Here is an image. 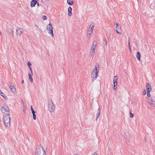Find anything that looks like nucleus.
Returning <instances> with one entry per match:
<instances>
[{
	"mask_svg": "<svg viewBox=\"0 0 155 155\" xmlns=\"http://www.w3.org/2000/svg\"><path fill=\"white\" fill-rule=\"evenodd\" d=\"M7 115L4 116L3 121L6 127H9L10 126V118L8 113L6 114Z\"/></svg>",
	"mask_w": 155,
	"mask_h": 155,
	"instance_id": "obj_1",
	"label": "nucleus"
},
{
	"mask_svg": "<svg viewBox=\"0 0 155 155\" xmlns=\"http://www.w3.org/2000/svg\"><path fill=\"white\" fill-rule=\"evenodd\" d=\"M98 68V66L96 65L95 68L93 70L91 74V80L92 81H94L97 78L99 70H97V68Z\"/></svg>",
	"mask_w": 155,
	"mask_h": 155,
	"instance_id": "obj_2",
	"label": "nucleus"
},
{
	"mask_svg": "<svg viewBox=\"0 0 155 155\" xmlns=\"http://www.w3.org/2000/svg\"><path fill=\"white\" fill-rule=\"evenodd\" d=\"M44 153L46 154L45 150L42 146H40L36 148L35 151V155H42Z\"/></svg>",
	"mask_w": 155,
	"mask_h": 155,
	"instance_id": "obj_3",
	"label": "nucleus"
},
{
	"mask_svg": "<svg viewBox=\"0 0 155 155\" xmlns=\"http://www.w3.org/2000/svg\"><path fill=\"white\" fill-rule=\"evenodd\" d=\"M48 108L50 112L51 113L53 112L55 110V107L52 100L51 101L49 102Z\"/></svg>",
	"mask_w": 155,
	"mask_h": 155,
	"instance_id": "obj_4",
	"label": "nucleus"
},
{
	"mask_svg": "<svg viewBox=\"0 0 155 155\" xmlns=\"http://www.w3.org/2000/svg\"><path fill=\"white\" fill-rule=\"evenodd\" d=\"M47 29L48 33H49L52 37H53L54 34L53 31V28L52 25L51 23H49L47 25Z\"/></svg>",
	"mask_w": 155,
	"mask_h": 155,
	"instance_id": "obj_5",
	"label": "nucleus"
},
{
	"mask_svg": "<svg viewBox=\"0 0 155 155\" xmlns=\"http://www.w3.org/2000/svg\"><path fill=\"white\" fill-rule=\"evenodd\" d=\"M118 79V77L116 76L114 77L113 83H114V87L113 89L114 90H116L117 87V80Z\"/></svg>",
	"mask_w": 155,
	"mask_h": 155,
	"instance_id": "obj_6",
	"label": "nucleus"
},
{
	"mask_svg": "<svg viewBox=\"0 0 155 155\" xmlns=\"http://www.w3.org/2000/svg\"><path fill=\"white\" fill-rule=\"evenodd\" d=\"M1 110L3 113H5L6 114L8 113L9 114V113L8 112L9 109L8 108L7 106H5V107H2Z\"/></svg>",
	"mask_w": 155,
	"mask_h": 155,
	"instance_id": "obj_7",
	"label": "nucleus"
},
{
	"mask_svg": "<svg viewBox=\"0 0 155 155\" xmlns=\"http://www.w3.org/2000/svg\"><path fill=\"white\" fill-rule=\"evenodd\" d=\"M114 24H115L116 26V32L118 34H121V29L120 27H119L118 26V23L117 22H114Z\"/></svg>",
	"mask_w": 155,
	"mask_h": 155,
	"instance_id": "obj_8",
	"label": "nucleus"
},
{
	"mask_svg": "<svg viewBox=\"0 0 155 155\" xmlns=\"http://www.w3.org/2000/svg\"><path fill=\"white\" fill-rule=\"evenodd\" d=\"M23 31V30L21 28H18L16 29V33L18 35H20Z\"/></svg>",
	"mask_w": 155,
	"mask_h": 155,
	"instance_id": "obj_9",
	"label": "nucleus"
},
{
	"mask_svg": "<svg viewBox=\"0 0 155 155\" xmlns=\"http://www.w3.org/2000/svg\"><path fill=\"white\" fill-rule=\"evenodd\" d=\"M149 103L153 107H155V101H153L152 98H150L149 99Z\"/></svg>",
	"mask_w": 155,
	"mask_h": 155,
	"instance_id": "obj_10",
	"label": "nucleus"
},
{
	"mask_svg": "<svg viewBox=\"0 0 155 155\" xmlns=\"http://www.w3.org/2000/svg\"><path fill=\"white\" fill-rule=\"evenodd\" d=\"M7 31L10 36H12L13 34V31H12L10 27L7 28Z\"/></svg>",
	"mask_w": 155,
	"mask_h": 155,
	"instance_id": "obj_11",
	"label": "nucleus"
},
{
	"mask_svg": "<svg viewBox=\"0 0 155 155\" xmlns=\"http://www.w3.org/2000/svg\"><path fill=\"white\" fill-rule=\"evenodd\" d=\"M146 89L147 90V91H151L152 89V88L151 87V86L150 84L148 83L147 84V85L146 86Z\"/></svg>",
	"mask_w": 155,
	"mask_h": 155,
	"instance_id": "obj_12",
	"label": "nucleus"
},
{
	"mask_svg": "<svg viewBox=\"0 0 155 155\" xmlns=\"http://www.w3.org/2000/svg\"><path fill=\"white\" fill-rule=\"evenodd\" d=\"M98 113L96 114V120L97 121V118L99 117V116L100 114H101V110L100 107L98 108L97 110Z\"/></svg>",
	"mask_w": 155,
	"mask_h": 155,
	"instance_id": "obj_13",
	"label": "nucleus"
},
{
	"mask_svg": "<svg viewBox=\"0 0 155 155\" xmlns=\"http://www.w3.org/2000/svg\"><path fill=\"white\" fill-rule=\"evenodd\" d=\"M37 1L36 0H32L31 2V7H33L37 4Z\"/></svg>",
	"mask_w": 155,
	"mask_h": 155,
	"instance_id": "obj_14",
	"label": "nucleus"
},
{
	"mask_svg": "<svg viewBox=\"0 0 155 155\" xmlns=\"http://www.w3.org/2000/svg\"><path fill=\"white\" fill-rule=\"evenodd\" d=\"M136 57L138 60L140 61L141 57V55L140 53L139 52H137Z\"/></svg>",
	"mask_w": 155,
	"mask_h": 155,
	"instance_id": "obj_15",
	"label": "nucleus"
},
{
	"mask_svg": "<svg viewBox=\"0 0 155 155\" xmlns=\"http://www.w3.org/2000/svg\"><path fill=\"white\" fill-rule=\"evenodd\" d=\"M67 3L69 5H72L74 4V2L73 0H67Z\"/></svg>",
	"mask_w": 155,
	"mask_h": 155,
	"instance_id": "obj_16",
	"label": "nucleus"
},
{
	"mask_svg": "<svg viewBox=\"0 0 155 155\" xmlns=\"http://www.w3.org/2000/svg\"><path fill=\"white\" fill-rule=\"evenodd\" d=\"M28 75L29 76V79L30 82L31 83H32L33 81V78H32V74H31L30 73H29L28 74Z\"/></svg>",
	"mask_w": 155,
	"mask_h": 155,
	"instance_id": "obj_17",
	"label": "nucleus"
},
{
	"mask_svg": "<svg viewBox=\"0 0 155 155\" xmlns=\"http://www.w3.org/2000/svg\"><path fill=\"white\" fill-rule=\"evenodd\" d=\"M94 25H92V23L91 24V25H90L89 28L88 30V31H92L93 30V28H94Z\"/></svg>",
	"mask_w": 155,
	"mask_h": 155,
	"instance_id": "obj_18",
	"label": "nucleus"
},
{
	"mask_svg": "<svg viewBox=\"0 0 155 155\" xmlns=\"http://www.w3.org/2000/svg\"><path fill=\"white\" fill-rule=\"evenodd\" d=\"M11 89V91L14 94L16 93V90L15 88L14 87L10 88Z\"/></svg>",
	"mask_w": 155,
	"mask_h": 155,
	"instance_id": "obj_19",
	"label": "nucleus"
},
{
	"mask_svg": "<svg viewBox=\"0 0 155 155\" xmlns=\"http://www.w3.org/2000/svg\"><path fill=\"white\" fill-rule=\"evenodd\" d=\"M0 93L1 94V96L5 99V100H7L8 99V98L6 96H5L4 94L2 93V92H1Z\"/></svg>",
	"mask_w": 155,
	"mask_h": 155,
	"instance_id": "obj_20",
	"label": "nucleus"
},
{
	"mask_svg": "<svg viewBox=\"0 0 155 155\" xmlns=\"http://www.w3.org/2000/svg\"><path fill=\"white\" fill-rule=\"evenodd\" d=\"M9 87L10 88H11L14 87V84L12 82H10L9 85Z\"/></svg>",
	"mask_w": 155,
	"mask_h": 155,
	"instance_id": "obj_21",
	"label": "nucleus"
},
{
	"mask_svg": "<svg viewBox=\"0 0 155 155\" xmlns=\"http://www.w3.org/2000/svg\"><path fill=\"white\" fill-rule=\"evenodd\" d=\"M95 52V50H93V49H91V51H90V54H91V55H93Z\"/></svg>",
	"mask_w": 155,
	"mask_h": 155,
	"instance_id": "obj_22",
	"label": "nucleus"
},
{
	"mask_svg": "<svg viewBox=\"0 0 155 155\" xmlns=\"http://www.w3.org/2000/svg\"><path fill=\"white\" fill-rule=\"evenodd\" d=\"M92 31H88V33H87V37H88L89 38H90V36H89V35H90L91 33H92Z\"/></svg>",
	"mask_w": 155,
	"mask_h": 155,
	"instance_id": "obj_23",
	"label": "nucleus"
},
{
	"mask_svg": "<svg viewBox=\"0 0 155 155\" xmlns=\"http://www.w3.org/2000/svg\"><path fill=\"white\" fill-rule=\"evenodd\" d=\"M103 43L104 45H106L107 44V42L106 40L105 39L103 40Z\"/></svg>",
	"mask_w": 155,
	"mask_h": 155,
	"instance_id": "obj_24",
	"label": "nucleus"
},
{
	"mask_svg": "<svg viewBox=\"0 0 155 155\" xmlns=\"http://www.w3.org/2000/svg\"><path fill=\"white\" fill-rule=\"evenodd\" d=\"M96 47V46L95 45H93L92 46L91 49H93V50H95V48Z\"/></svg>",
	"mask_w": 155,
	"mask_h": 155,
	"instance_id": "obj_25",
	"label": "nucleus"
},
{
	"mask_svg": "<svg viewBox=\"0 0 155 155\" xmlns=\"http://www.w3.org/2000/svg\"><path fill=\"white\" fill-rule=\"evenodd\" d=\"M47 17L46 16L43 15L42 17V19L44 20H46L47 19Z\"/></svg>",
	"mask_w": 155,
	"mask_h": 155,
	"instance_id": "obj_26",
	"label": "nucleus"
},
{
	"mask_svg": "<svg viewBox=\"0 0 155 155\" xmlns=\"http://www.w3.org/2000/svg\"><path fill=\"white\" fill-rule=\"evenodd\" d=\"M72 8L70 7H69L68 9V12H72Z\"/></svg>",
	"mask_w": 155,
	"mask_h": 155,
	"instance_id": "obj_27",
	"label": "nucleus"
},
{
	"mask_svg": "<svg viewBox=\"0 0 155 155\" xmlns=\"http://www.w3.org/2000/svg\"><path fill=\"white\" fill-rule=\"evenodd\" d=\"M150 92V91H147V95L149 97H150L151 96Z\"/></svg>",
	"mask_w": 155,
	"mask_h": 155,
	"instance_id": "obj_28",
	"label": "nucleus"
},
{
	"mask_svg": "<svg viewBox=\"0 0 155 155\" xmlns=\"http://www.w3.org/2000/svg\"><path fill=\"white\" fill-rule=\"evenodd\" d=\"M27 64L28 67H30L31 65V63L29 61L27 62Z\"/></svg>",
	"mask_w": 155,
	"mask_h": 155,
	"instance_id": "obj_29",
	"label": "nucleus"
},
{
	"mask_svg": "<svg viewBox=\"0 0 155 155\" xmlns=\"http://www.w3.org/2000/svg\"><path fill=\"white\" fill-rule=\"evenodd\" d=\"M33 118L34 120H35L36 119V116L35 114H33Z\"/></svg>",
	"mask_w": 155,
	"mask_h": 155,
	"instance_id": "obj_30",
	"label": "nucleus"
},
{
	"mask_svg": "<svg viewBox=\"0 0 155 155\" xmlns=\"http://www.w3.org/2000/svg\"><path fill=\"white\" fill-rule=\"evenodd\" d=\"M130 117L131 118H132L134 117L133 114H132L130 112Z\"/></svg>",
	"mask_w": 155,
	"mask_h": 155,
	"instance_id": "obj_31",
	"label": "nucleus"
},
{
	"mask_svg": "<svg viewBox=\"0 0 155 155\" xmlns=\"http://www.w3.org/2000/svg\"><path fill=\"white\" fill-rule=\"evenodd\" d=\"M146 94V91L145 90H144L143 92V95H145Z\"/></svg>",
	"mask_w": 155,
	"mask_h": 155,
	"instance_id": "obj_32",
	"label": "nucleus"
},
{
	"mask_svg": "<svg viewBox=\"0 0 155 155\" xmlns=\"http://www.w3.org/2000/svg\"><path fill=\"white\" fill-rule=\"evenodd\" d=\"M68 14L70 16H71L72 15L71 12H68Z\"/></svg>",
	"mask_w": 155,
	"mask_h": 155,
	"instance_id": "obj_33",
	"label": "nucleus"
},
{
	"mask_svg": "<svg viewBox=\"0 0 155 155\" xmlns=\"http://www.w3.org/2000/svg\"><path fill=\"white\" fill-rule=\"evenodd\" d=\"M97 44V43L96 41H94L93 45H95L96 46Z\"/></svg>",
	"mask_w": 155,
	"mask_h": 155,
	"instance_id": "obj_34",
	"label": "nucleus"
},
{
	"mask_svg": "<svg viewBox=\"0 0 155 155\" xmlns=\"http://www.w3.org/2000/svg\"><path fill=\"white\" fill-rule=\"evenodd\" d=\"M128 47H129V46H130V38H128Z\"/></svg>",
	"mask_w": 155,
	"mask_h": 155,
	"instance_id": "obj_35",
	"label": "nucleus"
},
{
	"mask_svg": "<svg viewBox=\"0 0 155 155\" xmlns=\"http://www.w3.org/2000/svg\"><path fill=\"white\" fill-rule=\"evenodd\" d=\"M29 69L30 70V71H31V73L32 74V69L31 67H29Z\"/></svg>",
	"mask_w": 155,
	"mask_h": 155,
	"instance_id": "obj_36",
	"label": "nucleus"
},
{
	"mask_svg": "<svg viewBox=\"0 0 155 155\" xmlns=\"http://www.w3.org/2000/svg\"><path fill=\"white\" fill-rule=\"evenodd\" d=\"M31 112H32V114H35V113L36 112L35 111H34V110H33Z\"/></svg>",
	"mask_w": 155,
	"mask_h": 155,
	"instance_id": "obj_37",
	"label": "nucleus"
},
{
	"mask_svg": "<svg viewBox=\"0 0 155 155\" xmlns=\"http://www.w3.org/2000/svg\"><path fill=\"white\" fill-rule=\"evenodd\" d=\"M31 111H32L33 110H34L32 107V106H31Z\"/></svg>",
	"mask_w": 155,
	"mask_h": 155,
	"instance_id": "obj_38",
	"label": "nucleus"
},
{
	"mask_svg": "<svg viewBox=\"0 0 155 155\" xmlns=\"http://www.w3.org/2000/svg\"><path fill=\"white\" fill-rule=\"evenodd\" d=\"M129 48L130 52V53H131V48H130V46H129Z\"/></svg>",
	"mask_w": 155,
	"mask_h": 155,
	"instance_id": "obj_39",
	"label": "nucleus"
},
{
	"mask_svg": "<svg viewBox=\"0 0 155 155\" xmlns=\"http://www.w3.org/2000/svg\"><path fill=\"white\" fill-rule=\"evenodd\" d=\"M94 155H97V153L96 152H95L94 154Z\"/></svg>",
	"mask_w": 155,
	"mask_h": 155,
	"instance_id": "obj_40",
	"label": "nucleus"
},
{
	"mask_svg": "<svg viewBox=\"0 0 155 155\" xmlns=\"http://www.w3.org/2000/svg\"><path fill=\"white\" fill-rule=\"evenodd\" d=\"M21 83L22 84H23L24 83V80H22V81H21Z\"/></svg>",
	"mask_w": 155,
	"mask_h": 155,
	"instance_id": "obj_41",
	"label": "nucleus"
},
{
	"mask_svg": "<svg viewBox=\"0 0 155 155\" xmlns=\"http://www.w3.org/2000/svg\"><path fill=\"white\" fill-rule=\"evenodd\" d=\"M2 34L1 32L0 31V35H1Z\"/></svg>",
	"mask_w": 155,
	"mask_h": 155,
	"instance_id": "obj_42",
	"label": "nucleus"
},
{
	"mask_svg": "<svg viewBox=\"0 0 155 155\" xmlns=\"http://www.w3.org/2000/svg\"><path fill=\"white\" fill-rule=\"evenodd\" d=\"M35 25L37 27H38V26L37 25Z\"/></svg>",
	"mask_w": 155,
	"mask_h": 155,
	"instance_id": "obj_43",
	"label": "nucleus"
},
{
	"mask_svg": "<svg viewBox=\"0 0 155 155\" xmlns=\"http://www.w3.org/2000/svg\"><path fill=\"white\" fill-rule=\"evenodd\" d=\"M46 155V154H44V153H43V155Z\"/></svg>",
	"mask_w": 155,
	"mask_h": 155,
	"instance_id": "obj_44",
	"label": "nucleus"
},
{
	"mask_svg": "<svg viewBox=\"0 0 155 155\" xmlns=\"http://www.w3.org/2000/svg\"><path fill=\"white\" fill-rule=\"evenodd\" d=\"M145 140H146V137H145Z\"/></svg>",
	"mask_w": 155,
	"mask_h": 155,
	"instance_id": "obj_45",
	"label": "nucleus"
}]
</instances>
